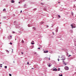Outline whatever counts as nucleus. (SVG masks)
Here are the masks:
<instances>
[{
  "label": "nucleus",
  "instance_id": "1",
  "mask_svg": "<svg viewBox=\"0 0 76 76\" xmlns=\"http://www.w3.org/2000/svg\"><path fill=\"white\" fill-rule=\"evenodd\" d=\"M71 26H72V28L73 29V28H76V25L75 24H72L71 25Z\"/></svg>",
  "mask_w": 76,
  "mask_h": 76
},
{
  "label": "nucleus",
  "instance_id": "2",
  "mask_svg": "<svg viewBox=\"0 0 76 76\" xmlns=\"http://www.w3.org/2000/svg\"><path fill=\"white\" fill-rule=\"evenodd\" d=\"M64 69L66 70H69V67L67 66H65L64 67Z\"/></svg>",
  "mask_w": 76,
  "mask_h": 76
},
{
  "label": "nucleus",
  "instance_id": "3",
  "mask_svg": "<svg viewBox=\"0 0 76 76\" xmlns=\"http://www.w3.org/2000/svg\"><path fill=\"white\" fill-rule=\"evenodd\" d=\"M48 64H49V67H51V66H52V65L51 64H50V63H49Z\"/></svg>",
  "mask_w": 76,
  "mask_h": 76
},
{
  "label": "nucleus",
  "instance_id": "4",
  "mask_svg": "<svg viewBox=\"0 0 76 76\" xmlns=\"http://www.w3.org/2000/svg\"><path fill=\"white\" fill-rule=\"evenodd\" d=\"M44 53H48V50H47L46 51H44Z\"/></svg>",
  "mask_w": 76,
  "mask_h": 76
},
{
  "label": "nucleus",
  "instance_id": "5",
  "mask_svg": "<svg viewBox=\"0 0 76 76\" xmlns=\"http://www.w3.org/2000/svg\"><path fill=\"white\" fill-rule=\"evenodd\" d=\"M53 71H57V69H54L53 70Z\"/></svg>",
  "mask_w": 76,
  "mask_h": 76
},
{
  "label": "nucleus",
  "instance_id": "6",
  "mask_svg": "<svg viewBox=\"0 0 76 76\" xmlns=\"http://www.w3.org/2000/svg\"><path fill=\"white\" fill-rule=\"evenodd\" d=\"M3 11H4V12H6V9L5 8L3 10Z\"/></svg>",
  "mask_w": 76,
  "mask_h": 76
},
{
  "label": "nucleus",
  "instance_id": "7",
  "mask_svg": "<svg viewBox=\"0 0 76 76\" xmlns=\"http://www.w3.org/2000/svg\"><path fill=\"white\" fill-rule=\"evenodd\" d=\"M24 42V41H23V40H22V43H23Z\"/></svg>",
  "mask_w": 76,
  "mask_h": 76
},
{
  "label": "nucleus",
  "instance_id": "8",
  "mask_svg": "<svg viewBox=\"0 0 76 76\" xmlns=\"http://www.w3.org/2000/svg\"><path fill=\"white\" fill-rule=\"evenodd\" d=\"M33 29H34V30H36V28H35V27H33Z\"/></svg>",
  "mask_w": 76,
  "mask_h": 76
},
{
  "label": "nucleus",
  "instance_id": "9",
  "mask_svg": "<svg viewBox=\"0 0 76 76\" xmlns=\"http://www.w3.org/2000/svg\"><path fill=\"white\" fill-rule=\"evenodd\" d=\"M11 2H12V3H15V1H11Z\"/></svg>",
  "mask_w": 76,
  "mask_h": 76
},
{
  "label": "nucleus",
  "instance_id": "10",
  "mask_svg": "<svg viewBox=\"0 0 76 76\" xmlns=\"http://www.w3.org/2000/svg\"><path fill=\"white\" fill-rule=\"evenodd\" d=\"M58 18H61L60 16V15H58Z\"/></svg>",
  "mask_w": 76,
  "mask_h": 76
},
{
  "label": "nucleus",
  "instance_id": "11",
  "mask_svg": "<svg viewBox=\"0 0 76 76\" xmlns=\"http://www.w3.org/2000/svg\"><path fill=\"white\" fill-rule=\"evenodd\" d=\"M62 59L63 60H65V59H65V58H63Z\"/></svg>",
  "mask_w": 76,
  "mask_h": 76
},
{
  "label": "nucleus",
  "instance_id": "12",
  "mask_svg": "<svg viewBox=\"0 0 76 76\" xmlns=\"http://www.w3.org/2000/svg\"><path fill=\"white\" fill-rule=\"evenodd\" d=\"M28 27H30V25H29L28 24Z\"/></svg>",
  "mask_w": 76,
  "mask_h": 76
},
{
  "label": "nucleus",
  "instance_id": "13",
  "mask_svg": "<svg viewBox=\"0 0 76 76\" xmlns=\"http://www.w3.org/2000/svg\"><path fill=\"white\" fill-rule=\"evenodd\" d=\"M31 44H33V45H34V43H32V42H31Z\"/></svg>",
  "mask_w": 76,
  "mask_h": 76
},
{
  "label": "nucleus",
  "instance_id": "14",
  "mask_svg": "<svg viewBox=\"0 0 76 76\" xmlns=\"http://www.w3.org/2000/svg\"><path fill=\"white\" fill-rule=\"evenodd\" d=\"M5 69H7V66H5Z\"/></svg>",
  "mask_w": 76,
  "mask_h": 76
},
{
  "label": "nucleus",
  "instance_id": "15",
  "mask_svg": "<svg viewBox=\"0 0 76 76\" xmlns=\"http://www.w3.org/2000/svg\"><path fill=\"white\" fill-rule=\"evenodd\" d=\"M9 75L10 76H12V74H9Z\"/></svg>",
  "mask_w": 76,
  "mask_h": 76
},
{
  "label": "nucleus",
  "instance_id": "16",
  "mask_svg": "<svg viewBox=\"0 0 76 76\" xmlns=\"http://www.w3.org/2000/svg\"><path fill=\"white\" fill-rule=\"evenodd\" d=\"M58 71H60V68H58Z\"/></svg>",
  "mask_w": 76,
  "mask_h": 76
},
{
  "label": "nucleus",
  "instance_id": "17",
  "mask_svg": "<svg viewBox=\"0 0 76 76\" xmlns=\"http://www.w3.org/2000/svg\"><path fill=\"white\" fill-rule=\"evenodd\" d=\"M64 64H65V66H66V63H64Z\"/></svg>",
  "mask_w": 76,
  "mask_h": 76
},
{
  "label": "nucleus",
  "instance_id": "18",
  "mask_svg": "<svg viewBox=\"0 0 76 76\" xmlns=\"http://www.w3.org/2000/svg\"><path fill=\"white\" fill-rule=\"evenodd\" d=\"M10 44H11V45H12V43L11 42H10Z\"/></svg>",
  "mask_w": 76,
  "mask_h": 76
},
{
  "label": "nucleus",
  "instance_id": "19",
  "mask_svg": "<svg viewBox=\"0 0 76 76\" xmlns=\"http://www.w3.org/2000/svg\"><path fill=\"white\" fill-rule=\"evenodd\" d=\"M43 22H42L40 23L41 24H43Z\"/></svg>",
  "mask_w": 76,
  "mask_h": 76
},
{
  "label": "nucleus",
  "instance_id": "20",
  "mask_svg": "<svg viewBox=\"0 0 76 76\" xmlns=\"http://www.w3.org/2000/svg\"><path fill=\"white\" fill-rule=\"evenodd\" d=\"M58 61H59V59H58Z\"/></svg>",
  "mask_w": 76,
  "mask_h": 76
},
{
  "label": "nucleus",
  "instance_id": "21",
  "mask_svg": "<svg viewBox=\"0 0 76 76\" xmlns=\"http://www.w3.org/2000/svg\"><path fill=\"white\" fill-rule=\"evenodd\" d=\"M22 11L21 10V11L20 12V13H22Z\"/></svg>",
  "mask_w": 76,
  "mask_h": 76
},
{
  "label": "nucleus",
  "instance_id": "22",
  "mask_svg": "<svg viewBox=\"0 0 76 76\" xmlns=\"http://www.w3.org/2000/svg\"><path fill=\"white\" fill-rule=\"evenodd\" d=\"M49 60H50V58H49Z\"/></svg>",
  "mask_w": 76,
  "mask_h": 76
},
{
  "label": "nucleus",
  "instance_id": "23",
  "mask_svg": "<svg viewBox=\"0 0 76 76\" xmlns=\"http://www.w3.org/2000/svg\"><path fill=\"white\" fill-rule=\"evenodd\" d=\"M27 64H29V62H28L27 63Z\"/></svg>",
  "mask_w": 76,
  "mask_h": 76
},
{
  "label": "nucleus",
  "instance_id": "24",
  "mask_svg": "<svg viewBox=\"0 0 76 76\" xmlns=\"http://www.w3.org/2000/svg\"><path fill=\"white\" fill-rule=\"evenodd\" d=\"M63 76V75H62V74H61V75H60V76Z\"/></svg>",
  "mask_w": 76,
  "mask_h": 76
},
{
  "label": "nucleus",
  "instance_id": "25",
  "mask_svg": "<svg viewBox=\"0 0 76 76\" xmlns=\"http://www.w3.org/2000/svg\"><path fill=\"white\" fill-rule=\"evenodd\" d=\"M12 36H10V38H12Z\"/></svg>",
  "mask_w": 76,
  "mask_h": 76
},
{
  "label": "nucleus",
  "instance_id": "26",
  "mask_svg": "<svg viewBox=\"0 0 76 76\" xmlns=\"http://www.w3.org/2000/svg\"><path fill=\"white\" fill-rule=\"evenodd\" d=\"M1 64V66H2L3 65V64Z\"/></svg>",
  "mask_w": 76,
  "mask_h": 76
},
{
  "label": "nucleus",
  "instance_id": "27",
  "mask_svg": "<svg viewBox=\"0 0 76 76\" xmlns=\"http://www.w3.org/2000/svg\"><path fill=\"white\" fill-rule=\"evenodd\" d=\"M38 49H40V48H38Z\"/></svg>",
  "mask_w": 76,
  "mask_h": 76
},
{
  "label": "nucleus",
  "instance_id": "28",
  "mask_svg": "<svg viewBox=\"0 0 76 76\" xmlns=\"http://www.w3.org/2000/svg\"><path fill=\"white\" fill-rule=\"evenodd\" d=\"M70 56H71V55H69V57H70Z\"/></svg>",
  "mask_w": 76,
  "mask_h": 76
},
{
  "label": "nucleus",
  "instance_id": "29",
  "mask_svg": "<svg viewBox=\"0 0 76 76\" xmlns=\"http://www.w3.org/2000/svg\"><path fill=\"white\" fill-rule=\"evenodd\" d=\"M13 63H15V61H13Z\"/></svg>",
  "mask_w": 76,
  "mask_h": 76
},
{
  "label": "nucleus",
  "instance_id": "30",
  "mask_svg": "<svg viewBox=\"0 0 76 76\" xmlns=\"http://www.w3.org/2000/svg\"><path fill=\"white\" fill-rule=\"evenodd\" d=\"M21 53L23 54V52H21Z\"/></svg>",
  "mask_w": 76,
  "mask_h": 76
},
{
  "label": "nucleus",
  "instance_id": "31",
  "mask_svg": "<svg viewBox=\"0 0 76 76\" xmlns=\"http://www.w3.org/2000/svg\"><path fill=\"white\" fill-rule=\"evenodd\" d=\"M72 15H73V13H72Z\"/></svg>",
  "mask_w": 76,
  "mask_h": 76
},
{
  "label": "nucleus",
  "instance_id": "32",
  "mask_svg": "<svg viewBox=\"0 0 76 76\" xmlns=\"http://www.w3.org/2000/svg\"><path fill=\"white\" fill-rule=\"evenodd\" d=\"M0 67H2V66H1Z\"/></svg>",
  "mask_w": 76,
  "mask_h": 76
},
{
  "label": "nucleus",
  "instance_id": "33",
  "mask_svg": "<svg viewBox=\"0 0 76 76\" xmlns=\"http://www.w3.org/2000/svg\"><path fill=\"white\" fill-rule=\"evenodd\" d=\"M47 27H48V26H47Z\"/></svg>",
  "mask_w": 76,
  "mask_h": 76
},
{
  "label": "nucleus",
  "instance_id": "34",
  "mask_svg": "<svg viewBox=\"0 0 76 76\" xmlns=\"http://www.w3.org/2000/svg\"><path fill=\"white\" fill-rule=\"evenodd\" d=\"M32 69H34V68H32Z\"/></svg>",
  "mask_w": 76,
  "mask_h": 76
},
{
  "label": "nucleus",
  "instance_id": "35",
  "mask_svg": "<svg viewBox=\"0 0 76 76\" xmlns=\"http://www.w3.org/2000/svg\"><path fill=\"white\" fill-rule=\"evenodd\" d=\"M12 1H13L14 0H11Z\"/></svg>",
  "mask_w": 76,
  "mask_h": 76
},
{
  "label": "nucleus",
  "instance_id": "36",
  "mask_svg": "<svg viewBox=\"0 0 76 76\" xmlns=\"http://www.w3.org/2000/svg\"><path fill=\"white\" fill-rule=\"evenodd\" d=\"M1 23H0V24H1Z\"/></svg>",
  "mask_w": 76,
  "mask_h": 76
},
{
  "label": "nucleus",
  "instance_id": "37",
  "mask_svg": "<svg viewBox=\"0 0 76 76\" xmlns=\"http://www.w3.org/2000/svg\"><path fill=\"white\" fill-rule=\"evenodd\" d=\"M1 66V64H0V66Z\"/></svg>",
  "mask_w": 76,
  "mask_h": 76
},
{
  "label": "nucleus",
  "instance_id": "38",
  "mask_svg": "<svg viewBox=\"0 0 76 76\" xmlns=\"http://www.w3.org/2000/svg\"><path fill=\"white\" fill-rule=\"evenodd\" d=\"M19 3H20V2H19Z\"/></svg>",
  "mask_w": 76,
  "mask_h": 76
},
{
  "label": "nucleus",
  "instance_id": "39",
  "mask_svg": "<svg viewBox=\"0 0 76 76\" xmlns=\"http://www.w3.org/2000/svg\"><path fill=\"white\" fill-rule=\"evenodd\" d=\"M58 3H60V2H59Z\"/></svg>",
  "mask_w": 76,
  "mask_h": 76
},
{
  "label": "nucleus",
  "instance_id": "40",
  "mask_svg": "<svg viewBox=\"0 0 76 76\" xmlns=\"http://www.w3.org/2000/svg\"><path fill=\"white\" fill-rule=\"evenodd\" d=\"M32 42H34V41H33Z\"/></svg>",
  "mask_w": 76,
  "mask_h": 76
},
{
  "label": "nucleus",
  "instance_id": "41",
  "mask_svg": "<svg viewBox=\"0 0 76 76\" xmlns=\"http://www.w3.org/2000/svg\"><path fill=\"white\" fill-rule=\"evenodd\" d=\"M7 51H8V52H9V51H8V50H7Z\"/></svg>",
  "mask_w": 76,
  "mask_h": 76
},
{
  "label": "nucleus",
  "instance_id": "42",
  "mask_svg": "<svg viewBox=\"0 0 76 76\" xmlns=\"http://www.w3.org/2000/svg\"><path fill=\"white\" fill-rule=\"evenodd\" d=\"M53 34V35H54V34Z\"/></svg>",
  "mask_w": 76,
  "mask_h": 76
},
{
  "label": "nucleus",
  "instance_id": "43",
  "mask_svg": "<svg viewBox=\"0 0 76 76\" xmlns=\"http://www.w3.org/2000/svg\"><path fill=\"white\" fill-rule=\"evenodd\" d=\"M59 76H60V75H59Z\"/></svg>",
  "mask_w": 76,
  "mask_h": 76
},
{
  "label": "nucleus",
  "instance_id": "44",
  "mask_svg": "<svg viewBox=\"0 0 76 76\" xmlns=\"http://www.w3.org/2000/svg\"><path fill=\"white\" fill-rule=\"evenodd\" d=\"M12 51H13V49H12Z\"/></svg>",
  "mask_w": 76,
  "mask_h": 76
},
{
  "label": "nucleus",
  "instance_id": "45",
  "mask_svg": "<svg viewBox=\"0 0 76 76\" xmlns=\"http://www.w3.org/2000/svg\"><path fill=\"white\" fill-rule=\"evenodd\" d=\"M53 33L54 34V32H53Z\"/></svg>",
  "mask_w": 76,
  "mask_h": 76
},
{
  "label": "nucleus",
  "instance_id": "46",
  "mask_svg": "<svg viewBox=\"0 0 76 76\" xmlns=\"http://www.w3.org/2000/svg\"><path fill=\"white\" fill-rule=\"evenodd\" d=\"M75 46H76V45H75Z\"/></svg>",
  "mask_w": 76,
  "mask_h": 76
}]
</instances>
